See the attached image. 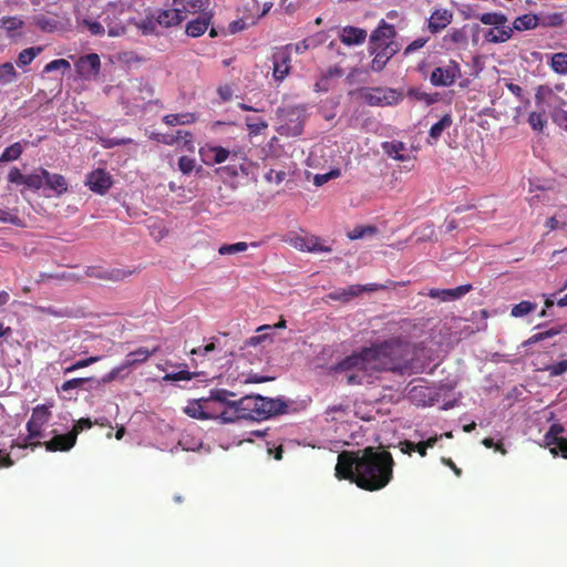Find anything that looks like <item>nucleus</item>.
Segmentation results:
<instances>
[{
  "mask_svg": "<svg viewBox=\"0 0 567 567\" xmlns=\"http://www.w3.org/2000/svg\"><path fill=\"white\" fill-rule=\"evenodd\" d=\"M41 53L42 47H30L22 50L20 55H18V66H28Z\"/></svg>",
  "mask_w": 567,
  "mask_h": 567,
  "instance_id": "72a5a7b5",
  "label": "nucleus"
},
{
  "mask_svg": "<svg viewBox=\"0 0 567 567\" xmlns=\"http://www.w3.org/2000/svg\"><path fill=\"white\" fill-rule=\"evenodd\" d=\"M76 440L78 434L74 433L59 434L44 442V449L49 452H66L74 447Z\"/></svg>",
  "mask_w": 567,
  "mask_h": 567,
  "instance_id": "f3484780",
  "label": "nucleus"
},
{
  "mask_svg": "<svg viewBox=\"0 0 567 567\" xmlns=\"http://www.w3.org/2000/svg\"><path fill=\"white\" fill-rule=\"evenodd\" d=\"M373 233H375V228L373 226L357 227V228L352 229L351 233H349V239L359 240L365 234H373Z\"/></svg>",
  "mask_w": 567,
  "mask_h": 567,
  "instance_id": "052dcab7",
  "label": "nucleus"
},
{
  "mask_svg": "<svg viewBox=\"0 0 567 567\" xmlns=\"http://www.w3.org/2000/svg\"><path fill=\"white\" fill-rule=\"evenodd\" d=\"M565 432V427L560 423H553L544 434V446L549 449L553 457L558 455L567 461V437L561 434Z\"/></svg>",
  "mask_w": 567,
  "mask_h": 567,
  "instance_id": "423d86ee",
  "label": "nucleus"
},
{
  "mask_svg": "<svg viewBox=\"0 0 567 567\" xmlns=\"http://www.w3.org/2000/svg\"><path fill=\"white\" fill-rule=\"evenodd\" d=\"M476 19L482 22L484 25H493L494 27H503L508 25L506 22H508V19L506 16L499 12H484L478 16H476Z\"/></svg>",
  "mask_w": 567,
  "mask_h": 567,
  "instance_id": "c756f323",
  "label": "nucleus"
},
{
  "mask_svg": "<svg viewBox=\"0 0 567 567\" xmlns=\"http://www.w3.org/2000/svg\"><path fill=\"white\" fill-rule=\"evenodd\" d=\"M272 79L281 82L290 74V47H281L272 53Z\"/></svg>",
  "mask_w": 567,
  "mask_h": 567,
  "instance_id": "9b49d317",
  "label": "nucleus"
},
{
  "mask_svg": "<svg viewBox=\"0 0 567 567\" xmlns=\"http://www.w3.org/2000/svg\"><path fill=\"white\" fill-rule=\"evenodd\" d=\"M234 392L226 389L210 390V400L227 406L219 413L224 422H234L245 419L250 421H266L271 416L287 413V403L282 399L264 398L261 395H245L238 400H231Z\"/></svg>",
  "mask_w": 567,
  "mask_h": 567,
  "instance_id": "f03ea898",
  "label": "nucleus"
},
{
  "mask_svg": "<svg viewBox=\"0 0 567 567\" xmlns=\"http://www.w3.org/2000/svg\"><path fill=\"white\" fill-rule=\"evenodd\" d=\"M194 378V373L183 370L178 371L176 373H166L165 377H163V381L165 382H179V381H190Z\"/></svg>",
  "mask_w": 567,
  "mask_h": 567,
  "instance_id": "c03bdc74",
  "label": "nucleus"
},
{
  "mask_svg": "<svg viewBox=\"0 0 567 567\" xmlns=\"http://www.w3.org/2000/svg\"><path fill=\"white\" fill-rule=\"evenodd\" d=\"M85 24L92 35H104V27L100 22L85 20Z\"/></svg>",
  "mask_w": 567,
  "mask_h": 567,
  "instance_id": "774afa93",
  "label": "nucleus"
},
{
  "mask_svg": "<svg viewBox=\"0 0 567 567\" xmlns=\"http://www.w3.org/2000/svg\"><path fill=\"white\" fill-rule=\"evenodd\" d=\"M393 456L386 451L374 447L342 451L334 465V477L348 480L360 489L375 492L393 480Z\"/></svg>",
  "mask_w": 567,
  "mask_h": 567,
  "instance_id": "f257e3e1",
  "label": "nucleus"
},
{
  "mask_svg": "<svg viewBox=\"0 0 567 567\" xmlns=\"http://www.w3.org/2000/svg\"><path fill=\"white\" fill-rule=\"evenodd\" d=\"M17 73L11 62L1 63L0 65V84H9L16 81Z\"/></svg>",
  "mask_w": 567,
  "mask_h": 567,
  "instance_id": "4c0bfd02",
  "label": "nucleus"
},
{
  "mask_svg": "<svg viewBox=\"0 0 567 567\" xmlns=\"http://www.w3.org/2000/svg\"><path fill=\"white\" fill-rule=\"evenodd\" d=\"M85 185L91 188L92 192L104 195L113 185L111 176L103 168H95L91 174L86 175Z\"/></svg>",
  "mask_w": 567,
  "mask_h": 567,
  "instance_id": "4468645a",
  "label": "nucleus"
},
{
  "mask_svg": "<svg viewBox=\"0 0 567 567\" xmlns=\"http://www.w3.org/2000/svg\"><path fill=\"white\" fill-rule=\"evenodd\" d=\"M453 21V12L447 9H436L432 11L427 21V30L432 34H437L445 30Z\"/></svg>",
  "mask_w": 567,
  "mask_h": 567,
  "instance_id": "dca6fc26",
  "label": "nucleus"
},
{
  "mask_svg": "<svg viewBox=\"0 0 567 567\" xmlns=\"http://www.w3.org/2000/svg\"><path fill=\"white\" fill-rule=\"evenodd\" d=\"M383 151H384V153H386L388 156H391L395 161H404L405 159V157H403V155L400 154L403 151L402 142H384Z\"/></svg>",
  "mask_w": 567,
  "mask_h": 567,
  "instance_id": "e433bc0d",
  "label": "nucleus"
},
{
  "mask_svg": "<svg viewBox=\"0 0 567 567\" xmlns=\"http://www.w3.org/2000/svg\"><path fill=\"white\" fill-rule=\"evenodd\" d=\"M357 97L370 107L393 106L402 102V92L392 87H360Z\"/></svg>",
  "mask_w": 567,
  "mask_h": 567,
  "instance_id": "39448f33",
  "label": "nucleus"
},
{
  "mask_svg": "<svg viewBox=\"0 0 567 567\" xmlns=\"http://www.w3.org/2000/svg\"><path fill=\"white\" fill-rule=\"evenodd\" d=\"M536 303L530 301H520L511 309L512 318H522L535 311Z\"/></svg>",
  "mask_w": 567,
  "mask_h": 567,
  "instance_id": "c9c22d12",
  "label": "nucleus"
},
{
  "mask_svg": "<svg viewBox=\"0 0 567 567\" xmlns=\"http://www.w3.org/2000/svg\"><path fill=\"white\" fill-rule=\"evenodd\" d=\"M384 288L382 285L369 284V285H351L344 288L336 289L328 299L341 302H348L353 298L360 296L362 292H372Z\"/></svg>",
  "mask_w": 567,
  "mask_h": 567,
  "instance_id": "1a4fd4ad",
  "label": "nucleus"
},
{
  "mask_svg": "<svg viewBox=\"0 0 567 567\" xmlns=\"http://www.w3.org/2000/svg\"><path fill=\"white\" fill-rule=\"evenodd\" d=\"M460 78V66L455 60H449L444 65L437 66L432 70L431 81L432 86H451Z\"/></svg>",
  "mask_w": 567,
  "mask_h": 567,
  "instance_id": "0eeeda50",
  "label": "nucleus"
},
{
  "mask_svg": "<svg viewBox=\"0 0 567 567\" xmlns=\"http://www.w3.org/2000/svg\"><path fill=\"white\" fill-rule=\"evenodd\" d=\"M210 25V16L208 13H202L196 19L188 21L186 24V34L192 38H198L208 30Z\"/></svg>",
  "mask_w": 567,
  "mask_h": 567,
  "instance_id": "5701e85b",
  "label": "nucleus"
},
{
  "mask_svg": "<svg viewBox=\"0 0 567 567\" xmlns=\"http://www.w3.org/2000/svg\"><path fill=\"white\" fill-rule=\"evenodd\" d=\"M42 175H44L48 188L54 190L56 196L65 194L66 189H69L66 179L61 174H50L45 168H42Z\"/></svg>",
  "mask_w": 567,
  "mask_h": 567,
  "instance_id": "393cba45",
  "label": "nucleus"
},
{
  "mask_svg": "<svg viewBox=\"0 0 567 567\" xmlns=\"http://www.w3.org/2000/svg\"><path fill=\"white\" fill-rule=\"evenodd\" d=\"M247 249L246 243H236V244H224L219 246L218 254L221 256L235 255L237 252H245Z\"/></svg>",
  "mask_w": 567,
  "mask_h": 567,
  "instance_id": "58836bf2",
  "label": "nucleus"
},
{
  "mask_svg": "<svg viewBox=\"0 0 567 567\" xmlns=\"http://www.w3.org/2000/svg\"><path fill=\"white\" fill-rule=\"evenodd\" d=\"M551 120L558 127L567 132V111L564 107L556 106L553 109Z\"/></svg>",
  "mask_w": 567,
  "mask_h": 567,
  "instance_id": "ea45409f",
  "label": "nucleus"
},
{
  "mask_svg": "<svg viewBox=\"0 0 567 567\" xmlns=\"http://www.w3.org/2000/svg\"><path fill=\"white\" fill-rule=\"evenodd\" d=\"M210 402L216 401L212 400L210 396L189 401L188 405L184 406V414L198 421H207L210 419H215L219 415H215L214 413L208 411V403Z\"/></svg>",
  "mask_w": 567,
  "mask_h": 567,
  "instance_id": "f8f14e48",
  "label": "nucleus"
},
{
  "mask_svg": "<svg viewBox=\"0 0 567 567\" xmlns=\"http://www.w3.org/2000/svg\"><path fill=\"white\" fill-rule=\"evenodd\" d=\"M131 368H122V365H117L110 370L109 373L104 374L103 378H101V383L103 384H110L112 381L116 380L123 371H126Z\"/></svg>",
  "mask_w": 567,
  "mask_h": 567,
  "instance_id": "13d9d810",
  "label": "nucleus"
},
{
  "mask_svg": "<svg viewBox=\"0 0 567 567\" xmlns=\"http://www.w3.org/2000/svg\"><path fill=\"white\" fill-rule=\"evenodd\" d=\"M92 381V378H76L72 380H68L64 383H62V386H60V390L68 392L70 390H75L78 388H82L83 384Z\"/></svg>",
  "mask_w": 567,
  "mask_h": 567,
  "instance_id": "3c124183",
  "label": "nucleus"
},
{
  "mask_svg": "<svg viewBox=\"0 0 567 567\" xmlns=\"http://www.w3.org/2000/svg\"><path fill=\"white\" fill-rule=\"evenodd\" d=\"M513 30L509 25L494 27L485 32V41L487 43L499 44L512 39Z\"/></svg>",
  "mask_w": 567,
  "mask_h": 567,
  "instance_id": "b1692460",
  "label": "nucleus"
},
{
  "mask_svg": "<svg viewBox=\"0 0 567 567\" xmlns=\"http://www.w3.org/2000/svg\"><path fill=\"white\" fill-rule=\"evenodd\" d=\"M218 172L224 173L225 175L229 177H236L238 174L247 175V168L245 164H241L239 166L236 165H227L225 167H221L218 169Z\"/></svg>",
  "mask_w": 567,
  "mask_h": 567,
  "instance_id": "864d4df0",
  "label": "nucleus"
},
{
  "mask_svg": "<svg viewBox=\"0 0 567 567\" xmlns=\"http://www.w3.org/2000/svg\"><path fill=\"white\" fill-rule=\"evenodd\" d=\"M7 179H9L11 184L20 185L25 179V175L21 174L19 168L12 167L11 171H9V175H7Z\"/></svg>",
  "mask_w": 567,
  "mask_h": 567,
  "instance_id": "0e129e2a",
  "label": "nucleus"
},
{
  "mask_svg": "<svg viewBox=\"0 0 567 567\" xmlns=\"http://www.w3.org/2000/svg\"><path fill=\"white\" fill-rule=\"evenodd\" d=\"M339 176H340V171L337 168L330 171L327 174H317L316 176H313V185L321 186V185L328 183L330 179H333Z\"/></svg>",
  "mask_w": 567,
  "mask_h": 567,
  "instance_id": "5fc2aeb1",
  "label": "nucleus"
},
{
  "mask_svg": "<svg viewBox=\"0 0 567 567\" xmlns=\"http://www.w3.org/2000/svg\"><path fill=\"white\" fill-rule=\"evenodd\" d=\"M198 117L195 113H172L163 117V123L168 126L194 124Z\"/></svg>",
  "mask_w": 567,
  "mask_h": 567,
  "instance_id": "bb28decb",
  "label": "nucleus"
},
{
  "mask_svg": "<svg viewBox=\"0 0 567 567\" xmlns=\"http://www.w3.org/2000/svg\"><path fill=\"white\" fill-rule=\"evenodd\" d=\"M1 25L6 28L7 32H13L22 28V21L19 18L7 17L1 19Z\"/></svg>",
  "mask_w": 567,
  "mask_h": 567,
  "instance_id": "4d7b16f0",
  "label": "nucleus"
},
{
  "mask_svg": "<svg viewBox=\"0 0 567 567\" xmlns=\"http://www.w3.org/2000/svg\"><path fill=\"white\" fill-rule=\"evenodd\" d=\"M410 96L414 97V100L423 102L427 105H431L433 103L437 102V93L436 94H429L424 91L419 90H411Z\"/></svg>",
  "mask_w": 567,
  "mask_h": 567,
  "instance_id": "37998d69",
  "label": "nucleus"
},
{
  "mask_svg": "<svg viewBox=\"0 0 567 567\" xmlns=\"http://www.w3.org/2000/svg\"><path fill=\"white\" fill-rule=\"evenodd\" d=\"M208 0H174L172 10H179L188 13H197L205 9Z\"/></svg>",
  "mask_w": 567,
  "mask_h": 567,
  "instance_id": "cd10ccee",
  "label": "nucleus"
},
{
  "mask_svg": "<svg viewBox=\"0 0 567 567\" xmlns=\"http://www.w3.org/2000/svg\"><path fill=\"white\" fill-rule=\"evenodd\" d=\"M538 25V16L534 13H526L517 17L511 28L516 32H525L528 30H535Z\"/></svg>",
  "mask_w": 567,
  "mask_h": 567,
  "instance_id": "a878e982",
  "label": "nucleus"
},
{
  "mask_svg": "<svg viewBox=\"0 0 567 567\" xmlns=\"http://www.w3.org/2000/svg\"><path fill=\"white\" fill-rule=\"evenodd\" d=\"M393 341H384L371 348L361 349L341 360L334 365V371H396V364L393 361Z\"/></svg>",
  "mask_w": 567,
  "mask_h": 567,
  "instance_id": "7ed1b4c3",
  "label": "nucleus"
},
{
  "mask_svg": "<svg viewBox=\"0 0 567 567\" xmlns=\"http://www.w3.org/2000/svg\"><path fill=\"white\" fill-rule=\"evenodd\" d=\"M395 38L396 31L393 24L385 21H381L378 29L372 31L369 40V52L374 55L372 63H370L372 71L380 72L384 70L388 61L400 50V45L394 40Z\"/></svg>",
  "mask_w": 567,
  "mask_h": 567,
  "instance_id": "20e7f679",
  "label": "nucleus"
},
{
  "mask_svg": "<svg viewBox=\"0 0 567 567\" xmlns=\"http://www.w3.org/2000/svg\"><path fill=\"white\" fill-rule=\"evenodd\" d=\"M429 42V38H419L410 43V45L405 47L404 55L412 54L416 50L421 49Z\"/></svg>",
  "mask_w": 567,
  "mask_h": 567,
  "instance_id": "e2e57ef3",
  "label": "nucleus"
},
{
  "mask_svg": "<svg viewBox=\"0 0 567 567\" xmlns=\"http://www.w3.org/2000/svg\"><path fill=\"white\" fill-rule=\"evenodd\" d=\"M74 66H76V72L80 78L89 79L99 74V70H101V59L96 53L86 54L80 58Z\"/></svg>",
  "mask_w": 567,
  "mask_h": 567,
  "instance_id": "2eb2a0df",
  "label": "nucleus"
},
{
  "mask_svg": "<svg viewBox=\"0 0 567 567\" xmlns=\"http://www.w3.org/2000/svg\"><path fill=\"white\" fill-rule=\"evenodd\" d=\"M177 166H179L181 173L188 175L193 172L196 166V162L193 157L188 155H183L179 157V162H177Z\"/></svg>",
  "mask_w": 567,
  "mask_h": 567,
  "instance_id": "09e8293b",
  "label": "nucleus"
},
{
  "mask_svg": "<svg viewBox=\"0 0 567 567\" xmlns=\"http://www.w3.org/2000/svg\"><path fill=\"white\" fill-rule=\"evenodd\" d=\"M200 155L204 156V163L207 165L223 164L228 161V158H241L243 161H246V156L240 152H229L227 148L210 144L200 148Z\"/></svg>",
  "mask_w": 567,
  "mask_h": 567,
  "instance_id": "6e6552de",
  "label": "nucleus"
},
{
  "mask_svg": "<svg viewBox=\"0 0 567 567\" xmlns=\"http://www.w3.org/2000/svg\"><path fill=\"white\" fill-rule=\"evenodd\" d=\"M50 417L51 412L49 411L48 406L38 405L33 408L32 416H30L29 422H27V432H29V440L42 437L43 426L48 424Z\"/></svg>",
  "mask_w": 567,
  "mask_h": 567,
  "instance_id": "9d476101",
  "label": "nucleus"
},
{
  "mask_svg": "<svg viewBox=\"0 0 567 567\" xmlns=\"http://www.w3.org/2000/svg\"><path fill=\"white\" fill-rule=\"evenodd\" d=\"M528 124L534 128V131L540 132L544 130L545 126V118L542 113L532 112L528 115Z\"/></svg>",
  "mask_w": 567,
  "mask_h": 567,
  "instance_id": "603ef678",
  "label": "nucleus"
},
{
  "mask_svg": "<svg viewBox=\"0 0 567 567\" xmlns=\"http://www.w3.org/2000/svg\"><path fill=\"white\" fill-rule=\"evenodd\" d=\"M246 127H248L251 135H258L267 128V122L264 118L246 117Z\"/></svg>",
  "mask_w": 567,
  "mask_h": 567,
  "instance_id": "79ce46f5",
  "label": "nucleus"
},
{
  "mask_svg": "<svg viewBox=\"0 0 567 567\" xmlns=\"http://www.w3.org/2000/svg\"><path fill=\"white\" fill-rule=\"evenodd\" d=\"M290 245L300 251L307 252H331V248L327 245H323L320 241V238L310 235V236H295L290 239Z\"/></svg>",
  "mask_w": 567,
  "mask_h": 567,
  "instance_id": "ddd939ff",
  "label": "nucleus"
},
{
  "mask_svg": "<svg viewBox=\"0 0 567 567\" xmlns=\"http://www.w3.org/2000/svg\"><path fill=\"white\" fill-rule=\"evenodd\" d=\"M544 371L549 373V377L563 375L567 371V360H560L555 364L547 365Z\"/></svg>",
  "mask_w": 567,
  "mask_h": 567,
  "instance_id": "49530a36",
  "label": "nucleus"
},
{
  "mask_svg": "<svg viewBox=\"0 0 567 567\" xmlns=\"http://www.w3.org/2000/svg\"><path fill=\"white\" fill-rule=\"evenodd\" d=\"M187 14H193V13L184 12V11H181L179 9H166V10L157 13V18L154 21H156L157 24H159L164 28H173V27L181 24V22H183L185 20Z\"/></svg>",
  "mask_w": 567,
  "mask_h": 567,
  "instance_id": "aec40b11",
  "label": "nucleus"
},
{
  "mask_svg": "<svg viewBox=\"0 0 567 567\" xmlns=\"http://www.w3.org/2000/svg\"><path fill=\"white\" fill-rule=\"evenodd\" d=\"M285 179V172L284 171H276L271 169L266 174V181L269 183H276L279 185Z\"/></svg>",
  "mask_w": 567,
  "mask_h": 567,
  "instance_id": "338daca9",
  "label": "nucleus"
},
{
  "mask_svg": "<svg viewBox=\"0 0 567 567\" xmlns=\"http://www.w3.org/2000/svg\"><path fill=\"white\" fill-rule=\"evenodd\" d=\"M565 23L561 12H553L538 17V24L543 28H559Z\"/></svg>",
  "mask_w": 567,
  "mask_h": 567,
  "instance_id": "2f4dec72",
  "label": "nucleus"
},
{
  "mask_svg": "<svg viewBox=\"0 0 567 567\" xmlns=\"http://www.w3.org/2000/svg\"><path fill=\"white\" fill-rule=\"evenodd\" d=\"M451 126V115L445 114L443 117L437 121V123L432 124L431 130H429V136H431L432 141H437L441 137L443 131Z\"/></svg>",
  "mask_w": 567,
  "mask_h": 567,
  "instance_id": "f704fd0d",
  "label": "nucleus"
},
{
  "mask_svg": "<svg viewBox=\"0 0 567 567\" xmlns=\"http://www.w3.org/2000/svg\"><path fill=\"white\" fill-rule=\"evenodd\" d=\"M216 339H210V342L207 343L205 347H198L192 351H189V354L192 355H206L214 351H216Z\"/></svg>",
  "mask_w": 567,
  "mask_h": 567,
  "instance_id": "680f3d73",
  "label": "nucleus"
},
{
  "mask_svg": "<svg viewBox=\"0 0 567 567\" xmlns=\"http://www.w3.org/2000/svg\"><path fill=\"white\" fill-rule=\"evenodd\" d=\"M99 361H101V357H90L84 360H79L75 363L71 364L70 367L65 368V373H71V372L80 370L82 368H87L91 364H94Z\"/></svg>",
  "mask_w": 567,
  "mask_h": 567,
  "instance_id": "de8ad7c7",
  "label": "nucleus"
},
{
  "mask_svg": "<svg viewBox=\"0 0 567 567\" xmlns=\"http://www.w3.org/2000/svg\"><path fill=\"white\" fill-rule=\"evenodd\" d=\"M473 287L471 285H460L450 289H431L429 297L432 299H440L441 301L457 300L464 297Z\"/></svg>",
  "mask_w": 567,
  "mask_h": 567,
  "instance_id": "a211bd4d",
  "label": "nucleus"
},
{
  "mask_svg": "<svg viewBox=\"0 0 567 567\" xmlns=\"http://www.w3.org/2000/svg\"><path fill=\"white\" fill-rule=\"evenodd\" d=\"M20 185L27 186L33 190H39L45 185V179H43V175L41 174H29L27 175V179L21 182Z\"/></svg>",
  "mask_w": 567,
  "mask_h": 567,
  "instance_id": "a19ab883",
  "label": "nucleus"
},
{
  "mask_svg": "<svg viewBox=\"0 0 567 567\" xmlns=\"http://www.w3.org/2000/svg\"><path fill=\"white\" fill-rule=\"evenodd\" d=\"M443 44L449 50L463 49L467 47V31L463 28H452L443 35Z\"/></svg>",
  "mask_w": 567,
  "mask_h": 567,
  "instance_id": "6ab92c4d",
  "label": "nucleus"
},
{
  "mask_svg": "<svg viewBox=\"0 0 567 567\" xmlns=\"http://www.w3.org/2000/svg\"><path fill=\"white\" fill-rule=\"evenodd\" d=\"M563 329H565V326H556V327L547 329L545 331H539L537 333L532 334V337L526 339L525 343H523V344H525V347H528V346H532V344H535V343H538V342H542L545 340H549V339L554 338L555 336L561 333Z\"/></svg>",
  "mask_w": 567,
  "mask_h": 567,
  "instance_id": "c85d7f7f",
  "label": "nucleus"
},
{
  "mask_svg": "<svg viewBox=\"0 0 567 567\" xmlns=\"http://www.w3.org/2000/svg\"><path fill=\"white\" fill-rule=\"evenodd\" d=\"M157 352V348L148 350L146 348H138L135 351H132L126 354V359L121 362L122 368H133L137 365H142L148 361V358L154 355Z\"/></svg>",
  "mask_w": 567,
  "mask_h": 567,
  "instance_id": "412c9836",
  "label": "nucleus"
},
{
  "mask_svg": "<svg viewBox=\"0 0 567 567\" xmlns=\"http://www.w3.org/2000/svg\"><path fill=\"white\" fill-rule=\"evenodd\" d=\"M158 25L157 21L153 19H146L140 23V30L144 32L145 35L153 34L155 32V28Z\"/></svg>",
  "mask_w": 567,
  "mask_h": 567,
  "instance_id": "69168bd1",
  "label": "nucleus"
},
{
  "mask_svg": "<svg viewBox=\"0 0 567 567\" xmlns=\"http://www.w3.org/2000/svg\"><path fill=\"white\" fill-rule=\"evenodd\" d=\"M171 138H177V142L183 141L184 147L189 152L193 151V135L189 132L179 130L174 135H171Z\"/></svg>",
  "mask_w": 567,
  "mask_h": 567,
  "instance_id": "6e6d98bb",
  "label": "nucleus"
},
{
  "mask_svg": "<svg viewBox=\"0 0 567 567\" xmlns=\"http://www.w3.org/2000/svg\"><path fill=\"white\" fill-rule=\"evenodd\" d=\"M549 68L553 72L560 75L567 74V53L560 52L549 56Z\"/></svg>",
  "mask_w": 567,
  "mask_h": 567,
  "instance_id": "7c9ffc66",
  "label": "nucleus"
},
{
  "mask_svg": "<svg viewBox=\"0 0 567 567\" xmlns=\"http://www.w3.org/2000/svg\"><path fill=\"white\" fill-rule=\"evenodd\" d=\"M93 426V422L89 417H82L74 423L73 430L68 433H74V435H79V433L83 432V430H90Z\"/></svg>",
  "mask_w": 567,
  "mask_h": 567,
  "instance_id": "bf43d9fd",
  "label": "nucleus"
},
{
  "mask_svg": "<svg viewBox=\"0 0 567 567\" xmlns=\"http://www.w3.org/2000/svg\"><path fill=\"white\" fill-rule=\"evenodd\" d=\"M132 275L131 270H124L121 268H113L111 271L104 274L103 278L113 280V281H122Z\"/></svg>",
  "mask_w": 567,
  "mask_h": 567,
  "instance_id": "8fccbe9b",
  "label": "nucleus"
},
{
  "mask_svg": "<svg viewBox=\"0 0 567 567\" xmlns=\"http://www.w3.org/2000/svg\"><path fill=\"white\" fill-rule=\"evenodd\" d=\"M365 39L367 31L359 27H343L342 34H340V42L349 47L362 44Z\"/></svg>",
  "mask_w": 567,
  "mask_h": 567,
  "instance_id": "4be33fe9",
  "label": "nucleus"
},
{
  "mask_svg": "<svg viewBox=\"0 0 567 567\" xmlns=\"http://www.w3.org/2000/svg\"><path fill=\"white\" fill-rule=\"evenodd\" d=\"M68 69H70L69 61L65 59H59V60H54L52 62L47 63V65H44V69H42V72H44V74H48V73L55 72L58 70H68Z\"/></svg>",
  "mask_w": 567,
  "mask_h": 567,
  "instance_id": "a18cd8bd",
  "label": "nucleus"
},
{
  "mask_svg": "<svg viewBox=\"0 0 567 567\" xmlns=\"http://www.w3.org/2000/svg\"><path fill=\"white\" fill-rule=\"evenodd\" d=\"M22 155V145L20 142L7 146L0 155V163H11Z\"/></svg>",
  "mask_w": 567,
  "mask_h": 567,
  "instance_id": "473e14b6",
  "label": "nucleus"
}]
</instances>
